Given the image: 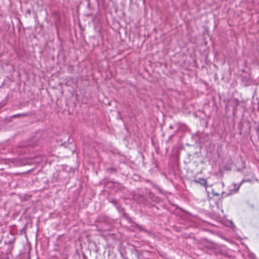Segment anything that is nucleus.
I'll use <instances>...</instances> for the list:
<instances>
[{
	"instance_id": "f03ea898",
	"label": "nucleus",
	"mask_w": 259,
	"mask_h": 259,
	"mask_svg": "<svg viewBox=\"0 0 259 259\" xmlns=\"http://www.w3.org/2000/svg\"><path fill=\"white\" fill-rule=\"evenodd\" d=\"M233 186L234 187V189L231 190V193L237 192L239 188V186H237V185L234 184L233 185Z\"/></svg>"
},
{
	"instance_id": "7ed1b4c3",
	"label": "nucleus",
	"mask_w": 259,
	"mask_h": 259,
	"mask_svg": "<svg viewBox=\"0 0 259 259\" xmlns=\"http://www.w3.org/2000/svg\"><path fill=\"white\" fill-rule=\"evenodd\" d=\"M214 195L219 196V194H218V193H214Z\"/></svg>"
},
{
	"instance_id": "f257e3e1",
	"label": "nucleus",
	"mask_w": 259,
	"mask_h": 259,
	"mask_svg": "<svg viewBox=\"0 0 259 259\" xmlns=\"http://www.w3.org/2000/svg\"><path fill=\"white\" fill-rule=\"evenodd\" d=\"M193 182L195 183H198L200 184L201 185L204 186L205 188H206L207 181L206 179L200 178L198 180H194Z\"/></svg>"
}]
</instances>
